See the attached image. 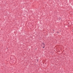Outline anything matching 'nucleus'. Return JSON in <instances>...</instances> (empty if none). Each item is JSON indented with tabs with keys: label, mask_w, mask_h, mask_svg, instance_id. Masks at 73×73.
Listing matches in <instances>:
<instances>
[{
	"label": "nucleus",
	"mask_w": 73,
	"mask_h": 73,
	"mask_svg": "<svg viewBox=\"0 0 73 73\" xmlns=\"http://www.w3.org/2000/svg\"><path fill=\"white\" fill-rule=\"evenodd\" d=\"M37 62H38V59H37Z\"/></svg>",
	"instance_id": "4"
},
{
	"label": "nucleus",
	"mask_w": 73,
	"mask_h": 73,
	"mask_svg": "<svg viewBox=\"0 0 73 73\" xmlns=\"http://www.w3.org/2000/svg\"><path fill=\"white\" fill-rule=\"evenodd\" d=\"M44 46H45V43H44V42H42L41 43V46L42 47Z\"/></svg>",
	"instance_id": "1"
},
{
	"label": "nucleus",
	"mask_w": 73,
	"mask_h": 73,
	"mask_svg": "<svg viewBox=\"0 0 73 73\" xmlns=\"http://www.w3.org/2000/svg\"><path fill=\"white\" fill-rule=\"evenodd\" d=\"M61 19H59V20H60Z\"/></svg>",
	"instance_id": "7"
},
{
	"label": "nucleus",
	"mask_w": 73,
	"mask_h": 73,
	"mask_svg": "<svg viewBox=\"0 0 73 73\" xmlns=\"http://www.w3.org/2000/svg\"><path fill=\"white\" fill-rule=\"evenodd\" d=\"M59 32H57V33H59Z\"/></svg>",
	"instance_id": "5"
},
{
	"label": "nucleus",
	"mask_w": 73,
	"mask_h": 73,
	"mask_svg": "<svg viewBox=\"0 0 73 73\" xmlns=\"http://www.w3.org/2000/svg\"><path fill=\"white\" fill-rule=\"evenodd\" d=\"M72 32H73V29L72 30Z\"/></svg>",
	"instance_id": "6"
},
{
	"label": "nucleus",
	"mask_w": 73,
	"mask_h": 73,
	"mask_svg": "<svg viewBox=\"0 0 73 73\" xmlns=\"http://www.w3.org/2000/svg\"><path fill=\"white\" fill-rule=\"evenodd\" d=\"M44 47H45V46H43L42 47V48H44Z\"/></svg>",
	"instance_id": "2"
},
{
	"label": "nucleus",
	"mask_w": 73,
	"mask_h": 73,
	"mask_svg": "<svg viewBox=\"0 0 73 73\" xmlns=\"http://www.w3.org/2000/svg\"><path fill=\"white\" fill-rule=\"evenodd\" d=\"M53 33H54V29H53Z\"/></svg>",
	"instance_id": "3"
}]
</instances>
